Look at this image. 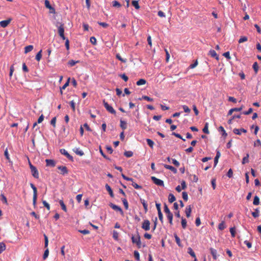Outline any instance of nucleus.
Masks as SVG:
<instances>
[{"mask_svg": "<svg viewBox=\"0 0 261 261\" xmlns=\"http://www.w3.org/2000/svg\"><path fill=\"white\" fill-rule=\"evenodd\" d=\"M140 201L143 206L145 212H147L148 211V208H147L148 206H147V204L146 202L145 201V200L142 199H140Z\"/></svg>", "mask_w": 261, "mask_h": 261, "instance_id": "nucleus-24", "label": "nucleus"}, {"mask_svg": "<svg viewBox=\"0 0 261 261\" xmlns=\"http://www.w3.org/2000/svg\"><path fill=\"white\" fill-rule=\"evenodd\" d=\"M99 152L101 155L106 159L110 160V159L103 153L101 147H99Z\"/></svg>", "mask_w": 261, "mask_h": 261, "instance_id": "nucleus-57", "label": "nucleus"}, {"mask_svg": "<svg viewBox=\"0 0 261 261\" xmlns=\"http://www.w3.org/2000/svg\"><path fill=\"white\" fill-rule=\"evenodd\" d=\"M247 40H248V38L247 37L242 36L239 40L238 42L239 43H242L247 41Z\"/></svg>", "mask_w": 261, "mask_h": 261, "instance_id": "nucleus-41", "label": "nucleus"}, {"mask_svg": "<svg viewBox=\"0 0 261 261\" xmlns=\"http://www.w3.org/2000/svg\"><path fill=\"white\" fill-rule=\"evenodd\" d=\"M174 237L175 238V242L176 244L178 245V246H181V243H180V238L177 236L176 233L174 234Z\"/></svg>", "mask_w": 261, "mask_h": 261, "instance_id": "nucleus-28", "label": "nucleus"}, {"mask_svg": "<svg viewBox=\"0 0 261 261\" xmlns=\"http://www.w3.org/2000/svg\"><path fill=\"white\" fill-rule=\"evenodd\" d=\"M253 69L255 73L256 74L258 72V65L257 62H254L252 66Z\"/></svg>", "mask_w": 261, "mask_h": 261, "instance_id": "nucleus-32", "label": "nucleus"}, {"mask_svg": "<svg viewBox=\"0 0 261 261\" xmlns=\"http://www.w3.org/2000/svg\"><path fill=\"white\" fill-rule=\"evenodd\" d=\"M70 78H68L67 81L65 83V84L61 88V93H62V90L65 89L68 85L69 83Z\"/></svg>", "mask_w": 261, "mask_h": 261, "instance_id": "nucleus-47", "label": "nucleus"}, {"mask_svg": "<svg viewBox=\"0 0 261 261\" xmlns=\"http://www.w3.org/2000/svg\"><path fill=\"white\" fill-rule=\"evenodd\" d=\"M11 19L2 20L0 22V25L3 28H6L11 22Z\"/></svg>", "mask_w": 261, "mask_h": 261, "instance_id": "nucleus-13", "label": "nucleus"}, {"mask_svg": "<svg viewBox=\"0 0 261 261\" xmlns=\"http://www.w3.org/2000/svg\"><path fill=\"white\" fill-rule=\"evenodd\" d=\"M259 212L258 208H256L254 212H252L251 214L254 218H257L259 216Z\"/></svg>", "mask_w": 261, "mask_h": 261, "instance_id": "nucleus-36", "label": "nucleus"}, {"mask_svg": "<svg viewBox=\"0 0 261 261\" xmlns=\"http://www.w3.org/2000/svg\"><path fill=\"white\" fill-rule=\"evenodd\" d=\"M42 57V50H40L36 55L35 59L37 61H39Z\"/></svg>", "mask_w": 261, "mask_h": 261, "instance_id": "nucleus-35", "label": "nucleus"}, {"mask_svg": "<svg viewBox=\"0 0 261 261\" xmlns=\"http://www.w3.org/2000/svg\"><path fill=\"white\" fill-rule=\"evenodd\" d=\"M120 127L122 128L123 130H124L126 128V122L122 120H120Z\"/></svg>", "mask_w": 261, "mask_h": 261, "instance_id": "nucleus-37", "label": "nucleus"}, {"mask_svg": "<svg viewBox=\"0 0 261 261\" xmlns=\"http://www.w3.org/2000/svg\"><path fill=\"white\" fill-rule=\"evenodd\" d=\"M60 152L61 154L64 155L70 161L72 162L73 161V157L65 149H61L60 150Z\"/></svg>", "mask_w": 261, "mask_h": 261, "instance_id": "nucleus-9", "label": "nucleus"}, {"mask_svg": "<svg viewBox=\"0 0 261 261\" xmlns=\"http://www.w3.org/2000/svg\"><path fill=\"white\" fill-rule=\"evenodd\" d=\"M132 185L136 189H142V187L141 186H139L137 184H136L135 182H132Z\"/></svg>", "mask_w": 261, "mask_h": 261, "instance_id": "nucleus-58", "label": "nucleus"}, {"mask_svg": "<svg viewBox=\"0 0 261 261\" xmlns=\"http://www.w3.org/2000/svg\"><path fill=\"white\" fill-rule=\"evenodd\" d=\"M150 221L148 220H145L142 223V228L144 230H145L146 231H148L150 228Z\"/></svg>", "mask_w": 261, "mask_h": 261, "instance_id": "nucleus-8", "label": "nucleus"}, {"mask_svg": "<svg viewBox=\"0 0 261 261\" xmlns=\"http://www.w3.org/2000/svg\"><path fill=\"white\" fill-rule=\"evenodd\" d=\"M249 154L247 153L246 154V156L243 158V160H242L243 164H245L249 162Z\"/></svg>", "mask_w": 261, "mask_h": 261, "instance_id": "nucleus-39", "label": "nucleus"}, {"mask_svg": "<svg viewBox=\"0 0 261 261\" xmlns=\"http://www.w3.org/2000/svg\"><path fill=\"white\" fill-rule=\"evenodd\" d=\"M142 99H144V100H147L148 101H153V99L147 96H143L142 97Z\"/></svg>", "mask_w": 261, "mask_h": 261, "instance_id": "nucleus-62", "label": "nucleus"}, {"mask_svg": "<svg viewBox=\"0 0 261 261\" xmlns=\"http://www.w3.org/2000/svg\"><path fill=\"white\" fill-rule=\"evenodd\" d=\"M208 123H206L203 129H202L203 132L206 134H208L210 133L208 129Z\"/></svg>", "mask_w": 261, "mask_h": 261, "instance_id": "nucleus-42", "label": "nucleus"}, {"mask_svg": "<svg viewBox=\"0 0 261 261\" xmlns=\"http://www.w3.org/2000/svg\"><path fill=\"white\" fill-rule=\"evenodd\" d=\"M33 49V46L32 45H28L24 47V53L27 54L31 51Z\"/></svg>", "mask_w": 261, "mask_h": 261, "instance_id": "nucleus-23", "label": "nucleus"}, {"mask_svg": "<svg viewBox=\"0 0 261 261\" xmlns=\"http://www.w3.org/2000/svg\"><path fill=\"white\" fill-rule=\"evenodd\" d=\"M176 200V198L173 194L170 193L168 196V201L170 203L173 202Z\"/></svg>", "mask_w": 261, "mask_h": 261, "instance_id": "nucleus-25", "label": "nucleus"}, {"mask_svg": "<svg viewBox=\"0 0 261 261\" xmlns=\"http://www.w3.org/2000/svg\"><path fill=\"white\" fill-rule=\"evenodd\" d=\"M220 156H221V153H220V151L217 150L216 155L214 159V166L215 167L217 165V164L218 162V160Z\"/></svg>", "mask_w": 261, "mask_h": 261, "instance_id": "nucleus-19", "label": "nucleus"}, {"mask_svg": "<svg viewBox=\"0 0 261 261\" xmlns=\"http://www.w3.org/2000/svg\"><path fill=\"white\" fill-rule=\"evenodd\" d=\"M151 179L155 185L163 187L164 186V181L162 180L157 178L154 176H151Z\"/></svg>", "mask_w": 261, "mask_h": 261, "instance_id": "nucleus-7", "label": "nucleus"}, {"mask_svg": "<svg viewBox=\"0 0 261 261\" xmlns=\"http://www.w3.org/2000/svg\"><path fill=\"white\" fill-rule=\"evenodd\" d=\"M48 254H49V250L47 248L45 250V251L44 252V254H43V258L44 260H45L48 257Z\"/></svg>", "mask_w": 261, "mask_h": 261, "instance_id": "nucleus-53", "label": "nucleus"}, {"mask_svg": "<svg viewBox=\"0 0 261 261\" xmlns=\"http://www.w3.org/2000/svg\"><path fill=\"white\" fill-rule=\"evenodd\" d=\"M208 55L209 56H211L212 57L215 58L217 60H219V56L217 54V53L215 51V50H214V49H211L209 51Z\"/></svg>", "mask_w": 261, "mask_h": 261, "instance_id": "nucleus-11", "label": "nucleus"}, {"mask_svg": "<svg viewBox=\"0 0 261 261\" xmlns=\"http://www.w3.org/2000/svg\"><path fill=\"white\" fill-rule=\"evenodd\" d=\"M4 155L6 157V158L7 159V160L9 161V162L12 163V162L10 160V156H9L8 148H6L5 149V150L4 151Z\"/></svg>", "mask_w": 261, "mask_h": 261, "instance_id": "nucleus-30", "label": "nucleus"}, {"mask_svg": "<svg viewBox=\"0 0 261 261\" xmlns=\"http://www.w3.org/2000/svg\"><path fill=\"white\" fill-rule=\"evenodd\" d=\"M44 5L45 7L48 9H51L52 8V6L50 5V3L48 0H45Z\"/></svg>", "mask_w": 261, "mask_h": 261, "instance_id": "nucleus-45", "label": "nucleus"}, {"mask_svg": "<svg viewBox=\"0 0 261 261\" xmlns=\"http://www.w3.org/2000/svg\"><path fill=\"white\" fill-rule=\"evenodd\" d=\"M58 34L60 35L64 33V24H61L58 28Z\"/></svg>", "mask_w": 261, "mask_h": 261, "instance_id": "nucleus-17", "label": "nucleus"}, {"mask_svg": "<svg viewBox=\"0 0 261 261\" xmlns=\"http://www.w3.org/2000/svg\"><path fill=\"white\" fill-rule=\"evenodd\" d=\"M210 250L211 253L214 259L216 260L217 259V250L213 248H211L210 249Z\"/></svg>", "mask_w": 261, "mask_h": 261, "instance_id": "nucleus-18", "label": "nucleus"}, {"mask_svg": "<svg viewBox=\"0 0 261 261\" xmlns=\"http://www.w3.org/2000/svg\"><path fill=\"white\" fill-rule=\"evenodd\" d=\"M58 169L61 171V174L65 175L68 174V170L66 166H60L58 167Z\"/></svg>", "mask_w": 261, "mask_h": 261, "instance_id": "nucleus-10", "label": "nucleus"}, {"mask_svg": "<svg viewBox=\"0 0 261 261\" xmlns=\"http://www.w3.org/2000/svg\"><path fill=\"white\" fill-rule=\"evenodd\" d=\"M164 166L166 169L171 170L174 173H177V169L175 168H174V167L170 166V165H166V164H165L164 165Z\"/></svg>", "mask_w": 261, "mask_h": 261, "instance_id": "nucleus-14", "label": "nucleus"}, {"mask_svg": "<svg viewBox=\"0 0 261 261\" xmlns=\"http://www.w3.org/2000/svg\"><path fill=\"white\" fill-rule=\"evenodd\" d=\"M103 103L104 105L105 108L106 109V110L110 112L111 114H115L116 111L113 108V107L111 106H110L107 102L105 101V100H103Z\"/></svg>", "mask_w": 261, "mask_h": 261, "instance_id": "nucleus-5", "label": "nucleus"}, {"mask_svg": "<svg viewBox=\"0 0 261 261\" xmlns=\"http://www.w3.org/2000/svg\"><path fill=\"white\" fill-rule=\"evenodd\" d=\"M219 130L220 131H221L222 133V135L224 136V137H226L227 136V133H226L225 129H224L223 127H222V126H220L219 128Z\"/></svg>", "mask_w": 261, "mask_h": 261, "instance_id": "nucleus-56", "label": "nucleus"}, {"mask_svg": "<svg viewBox=\"0 0 261 261\" xmlns=\"http://www.w3.org/2000/svg\"><path fill=\"white\" fill-rule=\"evenodd\" d=\"M192 208L191 205H188L186 207L185 210V213L187 217L189 218L191 216Z\"/></svg>", "mask_w": 261, "mask_h": 261, "instance_id": "nucleus-15", "label": "nucleus"}, {"mask_svg": "<svg viewBox=\"0 0 261 261\" xmlns=\"http://www.w3.org/2000/svg\"><path fill=\"white\" fill-rule=\"evenodd\" d=\"M113 6L114 7L119 8L121 7V4L117 1H114L112 2Z\"/></svg>", "mask_w": 261, "mask_h": 261, "instance_id": "nucleus-54", "label": "nucleus"}, {"mask_svg": "<svg viewBox=\"0 0 261 261\" xmlns=\"http://www.w3.org/2000/svg\"><path fill=\"white\" fill-rule=\"evenodd\" d=\"M59 203L61 206L62 209L64 212H67V208H66V206L65 204H64L63 201L62 200H60Z\"/></svg>", "mask_w": 261, "mask_h": 261, "instance_id": "nucleus-31", "label": "nucleus"}, {"mask_svg": "<svg viewBox=\"0 0 261 261\" xmlns=\"http://www.w3.org/2000/svg\"><path fill=\"white\" fill-rule=\"evenodd\" d=\"M146 142L147 143V144L151 147V148H153V145H154V142L152 140H151V139H146Z\"/></svg>", "mask_w": 261, "mask_h": 261, "instance_id": "nucleus-43", "label": "nucleus"}, {"mask_svg": "<svg viewBox=\"0 0 261 261\" xmlns=\"http://www.w3.org/2000/svg\"><path fill=\"white\" fill-rule=\"evenodd\" d=\"M182 197L185 201H187L188 200V193L186 192H183L182 193Z\"/></svg>", "mask_w": 261, "mask_h": 261, "instance_id": "nucleus-48", "label": "nucleus"}, {"mask_svg": "<svg viewBox=\"0 0 261 261\" xmlns=\"http://www.w3.org/2000/svg\"><path fill=\"white\" fill-rule=\"evenodd\" d=\"M233 132L236 135H240L241 134V132L246 133L247 132V130L243 128L241 129L234 128Z\"/></svg>", "mask_w": 261, "mask_h": 261, "instance_id": "nucleus-12", "label": "nucleus"}, {"mask_svg": "<svg viewBox=\"0 0 261 261\" xmlns=\"http://www.w3.org/2000/svg\"><path fill=\"white\" fill-rule=\"evenodd\" d=\"M124 155L127 158H129L133 156V153L131 151H126L124 152Z\"/></svg>", "mask_w": 261, "mask_h": 261, "instance_id": "nucleus-44", "label": "nucleus"}, {"mask_svg": "<svg viewBox=\"0 0 261 261\" xmlns=\"http://www.w3.org/2000/svg\"><path fill=\"white\" fill-rule=\"evenodd\" d=\"M116 58L122 62L125 63L126 62V59H124L121 58V56L119 54L116 55Z\"/></svg>", "mask_w": 261, "mask_h": 261, "instance_id": "nucleus-55", "label": "nucleus"}, {"mask_svg": "<svg viewBox=\"0 0 261 261\" xmlns=\"http://www.w3.org/2000/svg\"><path fill=\"white\" fill-rule=\"evenodd\" d=\"M134 257L135 258L139 261L140 260V254L138 251H135L134 252Z\"/></svg>", "mask_w": 261, "mask_h": 261, "instance_id": "nucleus-49", "label": "nucleus"}, {"mask_svg": "<svg viewBox=\"0 0 261 261\" xmlns=\"http://www.w3.org/2000/svg\"><path fill=\"white\" fill-rule=\"evenodd\" d=\"M131 239H132L133 243L136 244L139 248H141V239H140V237L138 233H137V235L136 237H135L134 236H132Z\"/></svg>", "mask_w": 261, "mask_h": 261, "instance_id": "nucleus-2", "label": "nucleus"}, {"mask_svg": "<svg viewBox=\"0 0 261 261\" xmlns=\"http://www.w3.org/2000/svg\"><path fill=\"white\" fill-rule=\"evenodd\" d=\"M45 162H46L47 166H51V167L55 166V162L53 160L46 159L45 160Z\"/></svg>", "mask_w": 261, "mask_h": 261, "instance_id": "nucleus-16", "label": "nucleus"}, {"mask_svg": "<svg viewBox=\"0 0 261 261\" xmlns=\"http://www.w3.org/2000/svg\"><path fill=\"white\" fill-rule=\"evenodd\" d=\"M73 151L77 155L80 156H82L84 154V152L80 150L79 148H75L73 149Z\"/></svg>", "mask_w": 261, "mask_h": 261, "instance_id": "nucleus-21", "label": "nucleus"}, {"mask_svg": "<svg viewBox=\"0 0 261 261\" xmlns=\"http://www.w3.org/2000/svg\"><path fill=\"white\" fill-rule=\"evenodd\" d=\"M146 83V81L144 79H141L137 82L136 84L138 86H141V85H145Z\"/></svg>", "mask_w": 261, "mask_h": 261, "instance_id": "nucleus-29", "label": "nucleus"}, {"mask_svg": "<svg viewBox=\"0 0 261 261\" xmlns=\"http://www.w3.org/2000/svg\"><path fill=\"white\" fill-rule=\"evenodd\" d=\"M232 175H233V171H232V170L231 169H229L227 173V176L229 177V178H231L232 176Z\"/></svg>", "mask_w": 261, "mask_h": 261, "instance_id": "nucleus-64", "label": "nucleus"}, {"mask_svg": "<svg viewBox=\"0 0 261 261\" xmlns=\"http://www.w3.org/2000/svg\"><path fill=\"white\" fill-rule=\"evenodd\" d=\"M230 232L232 237L234 238L236 236V228L234 227L230 228Z\"/></svg>", "mask_w": 261, "mask_h": 261, "instance_id": "nucleus-46", "label": "nucleus"}, {"mask_svg": "<svg viewBox=\"0 0 261 261\" xmlns=\"http://www.w3.org/2000/svg\"><path fill=\"white\" fill-rule=\"evenodd\" d=\"M122 201L123 203L124 207L125 210H128V203L127 200L125 198L122 199Z\"/></svg>", "mask_w": 261, "mask_h": 261, "instance_id": "nucleus-40", "label": "nucleus"}, {"mask_svg": "<svg viewBox=\"0 0 261 261\" xmlns=\"http://www.w3.org/2000/svg\"><path fill=\"white\" fill-rule=\"evenodd\" d=\"M1 196V198H2V200L3 202V203H4L7 205L8 202H7V199L6 197L3 194H2Z\"/></svg>", "mask_w": 261, "mask_h": 261, "instance_id": "nucleus-51", "label": "nucleus"}, {"mask_svg": "<svg viewBox=\"0 0 261 261\" xmlns=\"http://www.w3.org/2000/svg\"><path fill=\"white\" fill-rule=\"evenodd\" d=\"M259 203V198L257 196H255L254 197L253 204L255 205H257Z\"/></svg>", "mask_w": 261, "mask_h": 261, "instance_id": "nucleus-33", "label": "nucleus"}, {"mask_svg": "<svg viewBox=\"0 0 261 261\" xmlns=\"http://www.w3.org/2000/svg\"><path fill=\"white\" fill-rule=\"evenodd\" d=\"M188 253L193 257L196 258V255L193 249L191 247L188 248Z\"/></svg>", "mask_w": 261, "mask_h": 261, "instance_id": "nucleus-26", "label": "nucleus"}, {"mask_svg": "<svg viewBox=\"0 0 261 261\" xmlns=\"http://www.w3.org/2000/svg\"><path fill=\"white\" fill-rule=\"evenodd\" d=\"M105 187H106V190L109 192L110 196L111 197H114V194H113V191H112L111 188L110 187V186L108 184H106Z\"/></svg>", "mask_w": 261, "mask_h": 261, "instance_id": "nucleus-20", "label": "nucleus"}, {"mask_svg": "<svg viewBox=\"0 0 261 261\" xmlns=\"http://www.w3.org/2000/svg\"><path fill=\"white\" fill-rule=\"evenodd\" d=\"M183 109L186 113H189L191 112V110L189 108V107L186 105L182 106Z\"/></svg>", "mask_w": 261, "mask_h": 261, "instance_id": "nucleus-59", "label": "nucleus"}, {"mask_svg": "<svg viewBox=\"0 0 261 261\" xmlns=\"http://www.w3.org/2000/svg\"><path fill=\"white\" fill-rule=\"evenodd\" d=\"M6 249V245L3 242H0V254Z\"/></svg>", "mask_w": 261, "mask_h": 261, "instance_id": "nucleus-34", "label": "nucleus"}, {"mask_svg": "<svg viewBox=\"0 0 261 261\" xmlns=\"http://www.w3.org/2000/svg\"><path fill=\"white\" fill-rule=\"evenodd\" d=\"M56 117H55L52 118L50 121V124L54 127H56Z\"/></svg>", "mask_w": 261, "mask_h": 261, "instance_id": "nucleus-63", "label": "nucleus"}, {"mask_svg": "<svg viewBox=\"0 0 261 261\" xmlns=\"http://www.w3.org/2000/svg\"><path fill=\"white\" fill-rule=\"evenodd\" d=\"M109 206L112 209L115 210V211L119 212L122 216L124 215L123 211H122V208L120 206H119L117 205H115V204H113V203H110L109 204Z\"/></svg>", "mask_w": 261, "mask_h": 261, "instance_id": "nucleus-6", "label": "nucleus"}, {"mask_svg": "<svg viewBox=\"0 0 261 261\" xmlns=\"http://www.w3.org/2000/svg\"><path fill=\"white\" fill-rule=\"evenodd\" d=\"M132 5L135 8V9L138 10L140 9V7L139 5L138 1H133L132 2Z\"/></svg>", "mask_w": 261, "mask_h": 261, "instance_id": "nucleus-27", "label": "nucleus"}, {"mask_svg": "<svg viewBox=\"0 0 261 261\" xmlns=\"http://www.w3.org/2000/svg\"><path fill=\"white\" fill-rule=\"evenodd\" d=\"M43 205L49 211L50 210L49 204L45 200L42 201Z\"/></svg>", "mask_w": 261, "mask_h": 261, "instance_id": "nucleus-61", "label": "nucleus"}, {"mask_svg": "<svg viewBox=\"0 0 261 261\" xmlns=\"http://www.w3.org/2000/svg\"><path fill=\"white\" fill-rule=\"evenodd\" d=\"M30 186L33 190V205H35L36 204L37 199V189L36 187L33 184H30Z\"/></svg>", "mask_w": 261, "mask_h": 261, "instance_id": "nucleus-4", "label": "nucleus"}, {"mask_svg": "<svg viewBox=\"0 0 261 261\" xmlns=\"http://www.w3.org/2000/svg\"><path fill=\"white\" fill-rule=\"evenodd\" d=\"M181 226L183 229H185L187 227V220L183 217L181 218Z\"/></svg>", "mask_w": 261, "mask_h": 261, "instance_id": "nucleus-38", "label": "nucleus"}, {"mask_svg": "<svg viewBox=\"0 0 261 261\" xmlns=\"http://www.w3.org/2000/svg\"><path fill=\"white\" fill-rule=\"evenodd\" d=\"M164 212L166 214V216L169 220V222L171 225H173V214L170 212L169 208L167 206V204L166 203H164Z\"/></svg>", "mask_w": 261, "mask_h": 261, "instance_id": "nucleus-1", "label": "nucleus"}, {"mask_svg": "<svg viewBox=\"0 0 261 261\" xmlns=\"http://www.w3.org/2000/svg\"><path fill=\"white\" fill-rule=\"evenodd\" d=\"M44 247L45 248H47L48 244V238L46 234H44Z\"/></svg>", "mask_w": 261, "mask_h": 261, "instance_id": "nucleus-52", "label": "nucleus"}, {"mask_svg": "<svg viewBox=\"0 0 261 261\" xmlns=\"http://www.w3.org/2000/svg\"><path fill=\"white\" fill-rule=\"evenodd\" d=\"M90 41L92 44L95 45L96 44V39L94 37H90Z\"/></svg>", "mask_w": 261, "mask_h": 261, "instance_id": "nucleus-60", "label": "nucleus"}, {"mask_svg": "<svg viewBox=\"0 0 261 261\" xmlns=\"http://www.w3.org/2000/svg\"><path fill=\"white\" fill-rule=\"evenodd\" d=\"M79 61H74V60H71L70 61H69L68 64V65H69L70 66H73L74 65H75V64L77 63H79Z\"/></svg>", "mask_w": 261, "mask_h": 261, "instance_id": "nucleus-50", "label": "nucleus"}, {"mask_svg": "<svg viewBox=\"0 0 261 261\" xmlns=\"http://www.w3.org/2000/svg\"><path fill=\"white\" fill-rule=\"evenodd\" d=\"M29 166L32 175L36 178H39V173L37 169L30 162H29Z\"/></svg>", "mask_w": 261, "mask_h": 261, "instance_id": "nucleus-3", "label": "nucleus"}, {"mask_svg": "<svg viewBox=\"0 0 261 261\" xmlns=\"http://www.w3.org/2000/svg\"><path fill=\"white\" fill-rule=\"evenodd\" d=\"M226 227V225L224 221H222L218 225V229L220 230H224Z\"/></svg>", "mask_w": 261, "mask_h": 261, "instance_id": "nucleus-22", "label": "nucleus"}]
</instances>
